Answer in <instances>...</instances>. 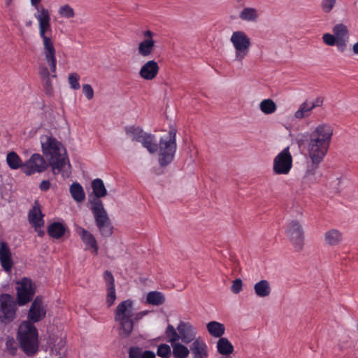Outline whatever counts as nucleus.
I'll return each mask as SVG.
<instances>
[{
	"label": "nucleus",
	"mask_w": 358,
	"mask_h": 358,
	"mask_svg": "<svg viewBox=\"0 0 358 358\" xmlns=\"http://www.w3.org/2000/svg\"><path fill=\"white\" fill-rule=\"evenodd\" d=\"M46 309L41 297L37 296L32 302L28 313L29 321L22 322L18 329L17 338L20 348L27 355L35 354L38 348V331L31 322H37L45 317Z\"/></svg>",
	"instance_id": "nucleus-1"
},
{
	"label": "nucleus",
	"mask_w": 358,
	"mask_h": 358,
	"mask_svg": "<svg viewBox=\"0 0 358 358\" xmlns=\"http://www.w3.org/2000/svg\"><path fill=\"white\" fill-rule=\"evenodd\" d=\"M40 143L43 155L52 168L53 174H61L64 178H69L71 173V164L63 143L52 135H42Z\"/></svg>",
	"instance_id": "nucleus-2"
},
{
	"label": "nucleus",
	"mask_w": 358,
	"mask_h": 358,
	"mask_svg": "<svg viewBox=\"0 0 358 358\" xmlns=\"http://www.w3.org/2000/svg\"><path fill=\"white\" fill-rule=\"evenodd\" d=\"M334 128L327 123L318 124L310 134L308 153L313 164V170L324 159L333 136Z\"/></svg>",
	"instance_id": "nucleus-3"
},
{
	"label": "nucleus",
	"mask_w": 358,
	"mask_h": 358,
	"mask_svg": "<svg viewBox=\"0 0 358 358\" xmlns=\"http://www.w3.org/2000/svg\"><path fill=\"white\" fill-rule=\"evenodd\" d=\"M41 0H30L31 5L36 12L34 14V17L38 22L39 36L43 41V51L48 62L50 64L52 71L55 70L56 50L54 43L50 35L52 34L51 18L49 10L39 6Z\"/></svg>",
	"instance_id": "nucleus-4"
},
{
	"label": "nucleus",
	"mask_w": 358,
	"mask_h": 358,
	"mask_svg": "<svg viewBox=\"0 0 358 358\" xmlns=\"http://www.w3.org/2000/svg\"><path fill=\"white\" fill-rule=\"evenodd\" d=\"M134 301L127 299L116 307L114 319L119 325L120 335L127 337L134 329Z\"/></svg>",
	"instance_id": "nucleus-5"
},
{
	"label": "nucleus",
	"mask_w": 358,
	"mask_h": 358,
	"mask_svg": "<svg viewBox=\"0 0 358 358\" xmlns=\"http://www.w3.org/2000/svg\"><path fill=\"white\" fill-rule=\"evenodd\" d=\"M176 129L171 128L169 133L160 137L157 143L159 164L160 166H166L171 164L177 150Z\"/></svg>",
	"instance_id": "nucleus-6"
},
{
	"label": "nucleus",
	"mask_w": 358,
	"mask_h": 358,
	"mask_svg": "<svg viewBox=\"0 0 358 358\" xmlns=\"http://www.w3.org/2000/svg\"><path fill=\"white\" fill-rule=\"evenodd\" d=\"M126 136L132 142L140 143L150 154L157 150V143L154 134L145 131L141 127L129 125L124 127Z\"/></svg>",
	"instance_id": "nucleus-7"
},
{
	"label": "nucleus",
	"mask_w": 358,
	"mask_h": 358,
	"mask_svg": "<svg viewBox=\"0 0 358 358\" xmlns=\"http://www.w3.org/2000/svg\"><path fill=\"white\" fill-rule=\"evenodd\" d=\"M230 41L234 49V61L241 64L250 52V38L243 31H236L232 33Z\"/></svg>",
	"instance_id": "nucleus-8"
},
{
	"label": "nucleus",
	"mask_w": 358,
	"mask_h": 358,
	"mask_svg": "<svg viewBox=\"0 0 358 358\" xmlns=\"http://www.w3.org/2000/svg\"><path fill=\"white\" fill-rule=\"evenodd\" d=\"M293 166V158L289 147L283 148L273 158V171L275 175H287Z\"/></svg>",
	"instance_id": "nucleus-9"
},
{
	"label": "nucleus",
	"mask_w": 358,
	"mask_h": 358,
	"mask_svg": "<svg viewBox=\"0 0 358 358\" xmlns=\"http://www.w3.org/2000/svg\"><path fill=\"white\" fill-rule=\"evenodd\" d=\"M285 233L295 249L301 250L303 247L304 232L299 222L295 220L290 221L287 224Z\"/></svg>",
	"instance_id": "nucleus-10"
},
{
	"label": "nucleus",
	"mask_w": 358,
	"mask_h": 358,
	"mask_svg": "<svg viewBox=\"0 0 358 358\" xmlns=\"http://www.w3.org/2000/svg\"><path fill=\"white\" fill-rule=\"evenodd\" d=\"M16 309V302L13 296L8 294L0 295V320L2 322L6 323L13 320Z\"/></svg>",
	"instance_id": "nucleus-11"
},
{
	"label": "nucleus",
	"mask_w": 358,
	"mask_h": 358,
	"mask_svg": "<svg viewBox=\"0 0 358 358\" xmlns=\"http://www.w3.org/2000/svg\"><path fill=\"white\" fill-rule=\"evenodd\" d=\"M16 291L17 304L20 306H24L33 299L35 285L30 279L23 278L17 282Z\"/></svg>",
	"instance_id": "nucleus-12"
},
{
	"label": "nucleus",
	"mask_w": 358,
	"mask_h": 358,
	"mask_svg": "<svg viewBox=\"0 0 358 358\" xmlns=\"http://www.w3.org/2000/svg\"><path fill=\"white\" fill-rule=\"evenodd\" d=\"M48 162L45 161L43 156L38 153H34L24 162L22 172L27 176H31L36 173H41L48 169Z\"/></svg>",
	"instance_id": "nucleus-13"
},
{
	"label": "nucleus",
	"mask_w": 358,
	"mask_h": 358,
	"mask_svg": "<svg viewBox=\"0 0 358 358\" xmlns=\"http://www.w3.org/2000/svg\"><path fill=\"white\" fill-rule=\"evenodd\" d=\"M91 210L98 229L110 222L107 212L100 199L91 201Z\"/></svg>",
	"instance_id": "nucleus-14"
},
{
	"label": "nucleus",
	"mask_w": 358,
	"mask_h": 358,
	"mask_svg": "<svg viewBox=\"0 0 358 358\" xmlns=\"http://www.w3.org/2000/svg\"><path fill=\"white\" fill-rule=\"evenodd\" d=\"M144 39L138 43V53L143 57H150L154 51L155 41L153 39L154 33L150 30L143 32Z\"/></svg>",
	"instance_id": "nucleus-15"
},
{
	"label": "nucleus",
	"mask_w": 358,
	"mask_h": 358,
	"mask_svg": "<svg viewBox=\"0 0 358 358\" xmlns=\"http://www.w3.org/2000/svg\"><path fill=\"white\" fill-rule=\"evenodd\" d=\"M180 339L185 344L194 342L196 338V331L192 324L188 322L180 321L177 326Z\"/></svg>",
	"instance_id": "nucleus-16"
},
{
	"label": "nucleus",
	"mask_w": 358,
	"mask_h": 358,
	"mask_svg": "<svg viewBox=\"0 0 358 358\" xmlns=\"http://www.w3.org/2000/svg\"><path fill=\"white\" fill-rule=\"evenodd\" d=\"M76 233L84 243L85 250H90L92 254L96 255L98 254L99 247L93 234L81 227H77Z\"/></svg>",
	"instance_id": "nucleus-17"
},
{
	"label": "nucleus",
	"mask_w": 358,
	"mask_h": 358,
	"mask_svg": "<svg viewBox=\"0 0 358 358\" xmlns=\"http://www.w3.org/2000/svg\"><path fill=\"white\" fill-rule=\"evenodd\" d=\"M333 33L337 41V48L344 52L349 41L348 29L343 24H337L333 28Z\"/></svg>",
	"instance_id": "nucleus-18"
},
{
	"label": "nucleus",
	"mask_w": 358,
	"mask_h": 358,
	"mask_svg": "<svg viewBox=\"0 0 358 358\" xmlns=\"http://www.w3.org/2000/svg\"><path fill=\"white\" fill-rule=\"evenodd\" d=\"M189 351L193 358H208L209 356V348L206 342L200 336L192 343Z\"/></svg>",
	"instance_id": "nucleus-19"
},
{
	"label": "nucleus",
	"mask_w": 358,
	"mask_h": 358,
	"mask_svg": "<svg viewBox=\"0 0 358 358\" xmlns=\"http://www.w3.org/2000/svg\"><path fill=\"white\" fill-rule=\"evenodd\" d=\"M159 71V66L155 60L146 62L141 67L138 74L140 77L145 80H152L155 79Z\"/></svg>",
	"instance_id": "nucleus-20"
},
{
	"label": "nucleus",
	"mask_w": 358,
	"mask_h": 358,
	"mask_svg": "<svg viewBox=\"0 0 358 358\" xmlns=\"http://www.w3.org/2000/svg\"><path fill=\"white\" fill-rule=\"evenodd\" d=\"M44 215L42 213L41 207L38 201H35L31 209L28 213V219L32 227H43Z\"/></svg>",
	"instance_id": "nucleus-21"
},
{
	"label": "nucleus",
	"mask_w": 358,
	"mask_h": 358,
	"mask_svg": "<svg viewBox=\"0 0 358 358\" xmlns=\"http://www.w3.org/2000/svg\"><path fill=\"white\" fill-rule=\"evenodd\" d=\"M45 60H47L45 59ZM48 62V61H46ZM48 66H50V70L48 69L47 66H41L39 69V73L42 78V80L44 81V87L45 90V92L47 94H51L52 92V84L50 77L52 78H56V69H57V63L55 64V71H52L51 66L48 62H47Z\"/></svg>",
	"instance_id": "nucleus-22"
},
{
	"label": "nucleus",
	"mask_w": 358,
	"mask_h": 358,
	"mask_svg": "<svg viewBox=\"0 0 358 358\" xmlns=\"http://www.w3.org/2000/svg\"><path fill=\"white\" fill-rule=\"evenodd\" d=\"M0 262L3 269L9 273L13 266L12 254L7 245L2 242L0 245Z\"/></svg>",
	"instance_id": "nucleus-23"
},
{
	"label": "nucleus",
	"mask_w": 358,
	"mask_h": 358,
	"mask_svg": "<svg viewBox=\"0 0 358 358\" xmlns=\"http://www.w3.org/2000/svg\"><path fill=\"white\" fill-rule=\"evenodd\" d=\"M260 12L255 8L245 7L239 13V17L246 22H256L259 20Z\"/></svg>",
	"instance_id": "nucleus-24"
},
{
	"label": "nucleus",
	"mask_w": 358,
	"mask_h": 358,
	"mask_svg": "<svg viewBox=\"0 0 358 358\" xmlns=\"http://www.w3.org/2000/svg\"><path fill=\"white\" fill-rule=\"evenodd\" d=\"M69 192L73 199L81 203L85 199V193L83 186L78 182H73L69 187Z\"/></svg>",
	"instance_id": "nucleus-25"
},
{
	"label": "nucleus",
	"mask_w": 358,
	"mask_h": 358,
	"mask_svg": "<svg viewBox=\"0 0 358 358\" xmlns=\"http://www.w3.org/2000/svg\"><path fill=\"white\" fill-rule=\"evenodd\" d=\"M254 290L257 296L264 298L270 295L271 287L268 280H261L255 284Z\"/></svg>",
	"instance_id": "nucleus-26"
},
{
	"label": "nucleus",
	"mask_w": 358,
	"mask_h": 358,
	"mask_svg": "<svg viewBox=\"0 0 358 358\" xmlns=\"http://www.w3.org/2000/svg\"><path fill=\"white\" fill-rule=\"evenodd\" d=\"M324 241L329 245L333 246L339 244L343 240L342 233L335 229H331L324 235Z\"/></svg>",
	"instance_id": "nucleus-27"
},
{
	"label": "nucleus",
	"mask_w": 358,
	"mask_h": 358,
	"mask_svg": "<svg viewBox=\"0 0 358 358\" xmlns=\"http://www.w3.org/2000/svg\"><path fill=\"white\" fill-rule=\"evenodd\" d=\"M206 329L210 335L214 338H221L225 331L224 324L216 321L209 322L206 324Z\"/></svg>",
	"instance_id": "nucleus-28"
},
{
	"label": "nucleus",
	"mask_w": 358,
	"mask_h": 358,
	"mask_svg": "<svg viewBox=\"0 0 358 358\" xmlns=\"http://www.w3.org/2000/svg\"><path fill=\"white\" fill-rule=\"evenodd\" d=\"M66 228L63 223L55 222L50 224L48 228V234L56 239L60 238L64 236Z\"/></svg>",
	"instance_id": "nucleus-29"
},
{
	"label": "nucleus",
	"mask_w": 358,
	"mask_h": 358,
	"mask_svg": "<svg viewBox=\"0 0 358 358\" xmlns=\"http://www.w3.org/2000/svg\"><path fill=\"white\" fill-rule=\"evenodd\" d=\"M6 163L10 169L16 170L22 167L24 163L22 162L20 156L14 151L9 152L6 155Z\"/></svg>",
	"instance_id": "nucleus-30"
},
{
	"label": "nucleus",
	"mask_w": 358,
	"mask_h": 358,
	"mask_svg": "<svg viewBox=\"0 0 358 358\" xmlns=\"http://www.w3.org/2000/svg\"><path fill=\"white\" fill-rule=\"evenodd\" d=\"M92 188L93 193L96 196L95 199L104 197L107 194V189L103 180L100 178H96L92 182Z\"/></svg>",
	"instance_id": "nucleus-31"
},
{
	"label": "nucleus",
	"mask_w": 358,
	"mask_h": 358,
	"mask_svg": "<svg viewBox=\"0 0 358 358\" xmlns=\"http://www.w3.org/2000/svg\"><path fill=\"white\" fill-rule=\"evenodd\" d=\"M165 301L164 295L157 291H152L147 294L146 303L152 306H160Z\"/></svg>",
	"instance_id": "nucleus-32"
},
{
	"label": "nucleus",
	"mask_w": 358,
	"mask_h": 358,
	"mask_svg": "<svg viewBox=\"0 0 358 358\" xmlns=\"http://www.w3.org/2000/svg\"><path fill=\"white\" fill-rule=\"evenodd\" d=\"M217 352L223 355H227L232 353L234 347L232 344L226 338H220L217 342Z\"/></svg>",
	"instance_id": "nucleus-33"
},
{
	"label": "nucleus",
	"mask_w": 358,
	"mask_h": 358,
	"mask_svg": "<svg viewBox=\"0 0 358 358\" xmlns=\"http://www.w3.org/2000/svg\"><path fill=\"white\" fill-rule=\"evenodd\" d=\"M171 347L174 358H187L189 355V349L179 342L172 345Z\"/></svg>",
	"instance_id": "nucleus-34"
},
{
	"label": "nucleus",
	"mask_w": 358,
	"mask_h": 358,
	"mask_svg": "<svg viewBox=\"0 0 358 358\" xmlns=\"http://www.w3.org/2000/svg\"><path fill=\"white\" fill-rule=\"evenodd\" d=\"M312 110L313 109L309 103V100H306L300 105L298 110L295 112L294 117L299 120L307 117L310 115Z\"/></svg>",
	"instance_id": "nucleus-35"
},
{
	"label": "nucleus",
	"mask_w": 358,
	"mask_h": 358,
	"mask_svg": "<svg viewBox=\"0 0 358 358\" xmlns=\"http://www.w3.org/2000/svg\"><path fill=\"white\" fill-rule=\"evenodd\" d=\"M276 108L275 102L270 99L262 101L259 104L261 111L266 115L273 113L276 110Z\"/></svg>",
	"instance_id": "nucleus-36"
},
{
	"label": "nucleus",
	"mask_w": 358,
	"mask_h": 358,
	"mask_svg": "<svg viewBox=\"0 0 358 358\" xmlns=\"http://www.w3.org/2000/svg\"><path fill=\"white\" fill-rule=\"evenodd\" d=\"M165 334L167 341L171 343V345L178 343L179 340H180L179 332H177L176 329L171 324L167 326Z\"/></svg>",
	"instance_id": "nucleus-37"
},
{
	"label": "nucleus",
	"mask_w": 358,
	"mask_h": 358,
	"mask_svg": "<svg viewBox=\"0 0 358 358\" xmlns=\"http://www.w3.org/2000/svg\"><path fill=\"white\" fill-rule=\"evenodd\" d=\"M53 338H50L49 345L51 346V350L52 352H55L56 354L61 355V351L64 349L66 345V341L62 337L57 338L55 342L53 343Z\"/></svg>",
	"instance_id": "nucleus-38"
},
{
	"label": "nucleus",
	"mask_w": 358,
	"mask_h": 358,
	"mask_svg": "<svg viewBox=\"0 0 358 358\" xmlns=\"http://www.w3.org/2000/svg\"><path fill=\"white\" fill-rule=\"evenodd\" d=\"M58 14L61 17L70 19L75 17L74 9L69 4H64L58 9Z\"/></svg>",
	"instance_id": "nucleus-39"
},
{
	"label": "nucleus",
	"mask_w": 358,
	"mask_h": 358,
	"mask_svg": "<svg viewBox=\"0 0 358 358\" xmlns=\"http://www.w3.org/2000/svg\"><path fill=\"white\" fill-rule=\"evenodd\" d=\"M80 76L77 73H71L68 76V83L71 90H78L80 88Z\"/></svg>",
	"instance_id": "nucleus-40"
},
{
	"label": "nucleus",
	"mask_w": 358,
	"mask_h": 358,
	"mask_svg": "<svg viewBox=\"0 0 358 358\" xmlns=\"http://www.w3.org/2000/svg\"><path fill=\"white\" fill-rule=\"evenodd\" d=\"M6 350L10 355H15L17 350V343L13 338H7L6 341Z\"/></svg>",
	"instance_id": "nucleus-41"
},
{
	"label": "nucleus",
	"mask_w": 358,
	"mask_h": 358,
	"mask_svg": "<svg viewBox=\"0 0 358 358\" xmlns=\"http://www.w3.org/2000/svg\"><path fill=\"white\" fill-rule=\"evenodd\" d=\"M157 355L162 358H169L171 355V347L167 344H160L157 348Z\"/></svg>",
	"instance_id": "nucleus-42"
},
{
	"label": "nucleus",
	"mask_w": 358,
	"mask_h": 358,
	"mask_svg": "<svg viewBox=\"0 0 358 358\" xmlns=\"http://www.w3.org/2000/svg\"><path fill=\"white\" fill-rule=\"evenodd\" d=\"M106 303L108 306L110 307L114 304L116 299V293L115 287H107Z\"/></svg>",
	"instance_id": "nucleus-43"
},
{
	"label": "nucleus",
	"mask_w": 358,
	"mask_h": 358,
	"mask_svg": "<svg viewBox=\"0 0 358 358\" xmlns=\"http://www.w3.org/2000/svg\"><path fill=\"white\" fill-rule=\"evenodd\" d=\"M83 93L88 100L93 99L94 92L92 87L90 84H83L82 86Z\"/></svg>",
	"instance_id": "nucleus-44"
},
{
	"label": "nucleus",
	"mask_w": 358,
	"mask_h": 358,
	"mask_svg": "<svg viewBox=\"0 0 358 358\" xmlns=\"http://www.w3.org/2000/svg\"><path fill=\"white\" fill-rule=\"evenodd\" d=\"M336 0H322V8L324 12L329 13L335 6Z\"/></svg>",
	"instance_id": "nucleus-45"
},
{
	"label": "nucleus",
	"mask_w": 358,
	"mask_h": 358,
	"mask_svg": "<svg viewBox=\"0 0 358 358\" xmlns=\"http://www.w3.org/2000/svg\"><path fill=\"white\" fill-rule=\"evenodd\" d=\"M103 279L107 287H115V280L110 271H106L103 273Z\"/></svg>",
	"instance_id": "nucleus-46"
},
{
	"label": "nucleus",
	"mask_w": 358,
	"mask_h": 358,
	"mask_svg": "<svg viewBox=\"0 0 358 358\" xmlns=\"http://www.w3.org/2000/svg\"><path fill=\"white\" fill-rule=\"evenodd\" d=\"M322 39L324 43L328 45L333 46L336 45L337 46V41L334 34H331L328 33L324 34L322 36Z\"/></svg>",
	"instance_id": "nucleus-47"
},
{
	"label": "nucleus",
	"mask_w": 358,
	"mask_h": 358,
	"mask_svg": "<svg viewBox=\"0 0 358 358\" xmlns=\"http://www.w3.org/2000/svg\"><path fill=\"white\" fill-rule=\"evenodd\" d=\"M113 226L111 223L106 224L105 226L99 229V231L102 236L109 237L113 234Z\"/></svg>",
	"instance_id": "nucleus-48"
},
{
	"label": "nucleus",
	"mask_w": 358,
	"mask_h": 358,
	"mask_svg": "<svg viewBox=\"0 0 358 358\" xmlns=\"http://www.w3.org/2000/svg\"><path fill=\"white\" fill-rule=\"evenodd\" d=\"M242 289V281L241 279H236L232 282L231 290L234 294H238Z\"/></svg>",
	"instance_id": "nucleus-49"
},
{
	"label": "nucleus",
	"mask_w": 358,
	"mask_h": 358,
	"mask_svg": "<svg viewBox=\"0 0 358 358\" xmlns=\"http://www.w3.org/2000/svg\"><path fill=\"white\" fill-rule=\"evenodd\" d=\"M142 352L138 348H131L129 352V358H141Z\"/></svg>",
	"instance_id": "nucleus-50"
},
{
	"label": "nucleus",
	"mask_w": 358,
	"mask_h": 358,
	"mask_svg": "<svg viewBox=\"0 0 358 358\" xmlns=\"http://www.w3.org/2000/svg\"><path fill=\"white\" fill-rule=\"evenodd\" d=\"M309 103L313 110L315 108L320 107L323 104V99L322 97H317L313 101H309Z\"/></svg>",
	"instance_id": "nucleus-51"
},
{
	"label": "nucleus",
	"mask_w": 358,
	"mask_h": 358,
	"mask_svg": "<svg viewBox=\"0 0 358 358\" xmlns=\"http://www.w3.org/2000/svg\"><path fill=\"white\" fill-rule=\"evenodd\" d=\"M39 188L43 192H46L50 188V182L48 180L41 181L39 185Z\"/></svg>",
	"instance_id": "nucleus-52"
},
{
	"label": "nucleus",
	"mask_w": 358,
	"mask_h": 358,
	"mask_svg": "<svg viewBox=\"0 0 358 358\" xmlns=\"http://www.w3.org/2000/svg\"><path fill=\"white\" fill-rule=\"evenodd\" d=\"M149 313H150L149 310H143V311L138 312L135 314L134 313L133 318L134 320L138 321V320H141L143 317L147 315Z\"/></svg>",
	"instance_id": "nucleus-53"
},
{
	"label": "nucleus",
	"mask_w": 358,
	"mask_h": 358,
	"mask_svg": "<svg viewBox=\"0 0 358 358\" xmlns=\"http://www.w3.org/2000/svg\"><path fill=\"white\" fill-rule=\"evenodd\" d=\"M141 358H155V354L152 351L146 350L142 353Z\"/></svg>",
	"instance_id": "nucleus-54"
},
{
	"label": "nucleus",
	"mask_w": 358,
	"mask_h": 358,
	"mask_svg": "<svg viewBox=\"0 0 358 358\" xmlns=\"http://www.w3.org/2000/svg\"><path fill=\"white\" fill-rule=\"evenodd\" d=\"M35 229V231L37 232L38 235L40 236H43L44 231L42 229L43 227H34Z\"/></svg>",
	"instance_id": "nucleus-55"
},
{
	"label": "nucleus",
	"mask_w": 358,
	"mask_h": 358,
	"mask_svg": "<svg viewBox=\"0 0 358 358\" xmlns=\"http://www.w3.org/2000/svg\"><path fill=\"white\" fill-rule=\"evenodd\" d=\"M352 50L355 55H358V41L353 45Z\"/></svg>",
	"instance_id": "nucleus-56"
},
{
	"label": "nucleus",
	"mask_w": 358,
	"mask_h": 358,
	"mask_svg": "<svg viewBox=\"0 0 358 358\" xmlns=\"http://www.w3.org/2000/svg\"><path fill=\"white\" fill-rule=\"evenodd\" d=\"M336 185H337V186L334 187V189H335V190L338 191V189H339V188H338V185H339V184H340L341 179H340L339 178H336Z\"/></svg>",
	"instance_id": "nucleus-57"
},
{
	"label": "nucleus",
	"mask_w": 358,
	"mask_h": 358,
	"mask_svg": "<svg viewBox=\"0 0 358 358\" xmlns=\"http://www.w3.org/2000/svg\"><path fill=\"white\" fill-rule=\"evenodd\" d=\"M13 1V0H6L5 1L6 6H8V7L10 6V4L12 3Z\"/></svg>",
	"instance_id": "nucleus-58"
},
{
	"label": "nucleus",
	"mask_w": 358,
	"mask_h": 358,
	"mask_svg": "<svg viewBox=\"0 0 358 358\" xmlns=\"http://www.w3.org/2000/svg\"><path fill=\"white\" fill-rule=\"evenodd\" d=\"M58 358H61V357H58Z\"/></svg>",
	"instance_id": "nucleus-59"
}]
</instances>
